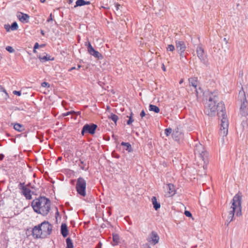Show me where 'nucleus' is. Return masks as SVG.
<instances>
[{"mask_svg":"<svg viewBox=\"0 0 248 248\" xmlns=\"http://www.w3.org/2000/svg\"><path fill=\"white\" fill-rule=\"evenodd\" d=\"M176 50L178 52L185 51L186 46L185 43L183 41L176 40L175 41Z\"/></svg>","mask_w":248,"mask_h":248,"instance_id":"obj_15","label":"nucleus"},{"mask_svg":"<svg viewBox=\"0 0 248 248\" xmlns=\"http://www.w3.org/2000/svg\"><path fill=\"white\" fill-rule=\"evenodd\" d=\"M0 92H4L6 94H7V93L6 92V91L5 90V89L3 87V86L1 85H0Z\"/></svg>","mask_w":248,"mask_h":248,"instance_id":"obj_41","label":"nucleus"},{"mask_svg":"<svg viewBox=\"0 0 248 248\" xmlns=\"http://www.w3.org/2000/svg\"><path fill=\"white\" fill-rule=\"evenodd\" d=\"M119 236L117 233H113L112 234V242H111V244L113 246L117 245L119 243Z\"/></svg>","mask_w":248,"mask_h":248,"instance_id":"obj_21","label":"nucleus"},{"mask_svg":"<svg viewBox=\"0 0 248 248\" xmlns=\"http://www.w3.org/2000/svg\"><path fill=\"white\" fill-rule=\"evenodd\" d=\"M162 69H163V70L164 71L166 70V69H165V67L164 65H163Z\"/></svg>","mask_w":248,"mask_h":248,"instance_id":"obj_59","label":"nucleus"},{"mask_svg":"<svg viewBox=\"0 0 248 248\" xmlns=\"http://www.w3.org/2000/svg\"><path fill=\"white\" fill-rule=\"evenodd\" d=\"M121 145L122 146H125V150L128 152H133V150L132 149V147L131 146V145L129 142H122L121 143Z\"/></svg>","mask_w":248,"mask_h":248,"instance_id":"obj_23","label":"nucleus"},{"mask_svg":"<svg viewBox=\"0 0 248 248\" xmlns=\"http://www.w3.org/2000/svg\"><path fill=\"white\" fill-rule=\"evenodd\" d=\"M85 45L86 46L88 52L90 55L98 60H101L103 58V55L94 49L90 42H86Z\"/></svg>","mask_w":248,"mask_h":248,"instance_id":"obj_8","label":"nucleus"},{"mask_svg":"<svg viewBox=\"0 0 248 248\" xmlns=\"http://www.w3.org/2000/svg\"><path fill=\"white\" fill-rule=\"evenodd\" d=\"M217 111H218V117L221 119L219 134L222 137L226 136L228 134L229 122L225 105L222 101H219L217 93L214 92L209 94L204 113L212 117L215 116Z\"/></svg>","mask_w":248,"mask_h":248,"instance_id":"obj_1","label":"nucleus"},{"mask_svg":"<svg viewBox=\"0 0 248 248\" xmlns=\"http://www.w3.org/2000/svg\"><path fill=\"white\" fill-rule=\"evenodd\" d=\"M194 153L201 158L204 163L207 160L208 153L205 150L203 146L200 142L195 145Z\"/></svg>","mask_w":248,"mask_h":248,"instance_id":"obj_5","label":"nucleus"},{"mask_svg":"<svg viewBox=\"0 0 248 248\" xmlns=\"http://www.w3.org/2000/svg\"><path fill=\"white\" fill-rule=\"evenodd\" d=\"M172 138L176 141H179L182 137V133L178 127H176L172 133Z\"/></svg>","mask_w":248,"mask_h":248,"instance_id":"obj_14","label":"nucleus"},{"mask_svg":"<svg viewBox=\"0 0 248 248\" xmlns=\"http://www.w3.org/2000/svg\"><path fill=\"white\" fill-rule=\"evenodd\" d=\"M6 50L10 53H13L15 52L14 49L11 46H7L6 47Z\"/></svg>","mask_w":248,"mask_h":248,"instance_id":"obj_35","label":"nucleus"},{"mask_svg":"<svg viewBox=\"0 0 248 248\" xmlns=\"http://www.w3.org/2000/svg\"><path fill=\"white\" fill-rule=\"evenodd\" d=\"M4 157V155L2 154H0V160H2Z\"/></svg>","mask_w":248,"mask_h":248,"instance_id":"obj_51","label":"nucleus"},{"mask_svg":"<svg viewBox=\"0 0 248 248\" xmlns=\"http://www.w3.org/2000/svg\"><path fill=\"white\" fill-rule=\"evenodd\" d=\"M133 113L132 112L131 113L130 115L128 117L129 119L127 121V124L130 125L133 122L134 119L132 117Z\"/></svg>","mask_w":248,"mask_h":248,"instance_id":"obj_30","label":"nucleus"},{"mask_svg":"<svg viewBox=\"0 0 248 248\" xmlns=\"http://www.w3.org/2000/svg\"><path fill=\"white\" fill-rule=\"evenodd\" d=\"M97 128V125L96 124L93 123L86 124L83 126L81 134L82 136H84L86 133L93 135Z\"/></svg>","mask_w":248,"mask_h":248,"instance_id":"obj_7","label":"nucleus"},{"mask_svg":"<svg viewBox=\"0 0 248 248\" xmlns=\"http://www.w3.org/2000/svg\"><path fill=\"white\" fill-rule=\"evenodd\" d=\"M38 58L40 59V61L44 62L48 61H53L54 60V58H51L50 56H48L46 55L43 57L41 56L40 55L38 57Z\"/></svg>","mask_w":248,"mask_h":248,"instance_id":"obj_24","label":"nucleus"},{"mask_svg":"<svg viewBox=\"0 0 248 248\" xmlns=\"http://www.w3.org/2000/svg\"><path fill=\"white\" fill-rule=\"evenodd\" d=\"M190 85L192 86L195 88V91L196 92L197 95H198L199 93V92L198 91V89L197 88V78L194 77V78H190L188 79Z\"/></svg>","mask_w":248,"mask_h":248,"instance_id":"obj_17","label":"nucleus"},{"mask_svg":"<svg viewBox=\"0 0 248 248\" xmlns=\"http://www.w3.org/2000/svg\"><path fill=\"white\" fill-rule=\"evenodd\" d=\"M79 166L82 170H85V168H84V166H80V165H79Z\"/></svg>","mask_w":248,"mask_h":248,"instance_id":"obj_55","label":"nucleus"},{"mask_svg":"<svg viewBox=\"0 0 248 248\" xmlns=\"http://www.w3.org/2000/svg\"><path fill=\"white\" fill-rule=\"evenodd\" d=\"M146 114L145 113L144 110H142L140 113V116L141 117V119H143V118L146 116Z\"/></svg>","mask_w":248,"mask_h":248,"instance_id":"obj_39","label":"nucleus"},{"mask_svg":"<svg viewBox=\"0 0 248 248\" xmlns=\"http://www.w3.org/2000/svg\"><path fill=\"white\" fill-rule=\"evenodd\" d=\"M26 186H27V187H31V188H33V186H31V184L30 183H28Z\"/></svg>","mask_w":248,"mask_h":248,"instance_id":"obj_52","label":"nucleus"},{"mask_svg":"<svg viewBox=\"0 0 248 248\" xmlns=\"http://www.w3.org/2000/svg\"><path fill=\"white\" fill-rule=\"evenodd\" d=\"M196 53L198 57L201 62L204 64L207 65V61L204 54L203 48L201 46H198L196 48Z\"/></svg>","mask_w":248,"mask_h":248,"instance_id":"obj_12","label":"nucleus"},{"mask_svg":"<svg viewBox=\"0 0 248 248\" xmlns=\"http://www.w3.org/2000/svg\"><path fill=\"white\" fill-rule=\"evenodd\" d=\"M180 55V59H183V58L186 59V55L185 53V51H181L180 52H178Z\"/></svg>","mask_w":248,"mask_h":248,"instance_id":"obj_34","label":"nucleus"},{"mask_svg":"<svg viewBox=\"0 0 248 248\" xmlns=\"http://www.w3.org/2000/svg\"><path fill=\"white\" fill-rule=\"evenodd\" d=\"M174 46L172 45H169L167 47V50L168 51H173V50H174Z\"/></svg>","mask_w":248,"mask_h":248,"instance_id":"obj_33","label":"nucleus"},{"mask_svg":"<svg viewBox=\"0 0 248 248\" xmlns=\"http://www.w3.org/2000/svg\"><path fill=\"white\" fill-rule=\"evenodd\" d=\"M149 110L151 111H154L156 113H158L160 111V109L157 106L152 104L149 105Z\"/></svg>","mask_w":248,"mask_h":248,"instance_id":"obj_26","label":"nucleus"},{"mask_svg":"<svg viewBox=\"0 0 248 248\" xmlns=\"http://www.w3.org/2000/svg\"><path fill=\"white\" fill-rule=\"evenodd\" d=\"M10 26L9 24L4 25V28L7 31H10L11 29Z\"/></svg>","mask_w":248,"mask_h":248,"instance_id":"obj_40","label":"nucleus"},{"mask_svg":"<svg viewBox=\"0 0 248 248\" xmlns=\"http://www.w3.org/2000/svg\"><path fill=\"white\" fill-rule=\"evenodd\" d=\"M17 16L19 20L23 23H27L29 22L30 16L26 14H24L20 12V14Z\"/></svg>","mask_w":248,"mask_h":248,"instance_id":"obj_16","label":"nucleus"},{"mask_svg":"<svg viewBox=\"0 0 248 248\" xmlns=\"http://www.w3.org/2000/svg\"><path fill=\"white\" fill-rule=\"evenodd\" d=\"M56 214H55V216H56V217L57 218L58 216H59L60 215V213L58 211V209L57 207H56Z\"/></svg>","mask_w":248,"mask_h":248,"instance_id":"obj_49","label":"nucleus"},{"mask_svg":"<svg viewBox=\"0 0 248 248\" xmlns=\"http://www.w3.org/2000/svg\"><path fill=\"white\" fill-rule=\"evenodd\" d=\"M41 33L42 35H43V36L45 35V32L43 30H41Z\"/></svg>","mask_w":248,"mask_h":248,"instance_id":"obj_54","label":"nucleus"},{"mask_svg":"<svg viewBox=\"0 0 248 248\" xmlns=\"http://www.w3.org/2000/svg\"><path fill=\"white\" fill-rule=\"evenodd\" d=\"M151 117V116L149 114H146V116H145L144 118L148 120V119H150Z\"/></svg>","mask_w":248,"mask_h":248,"instance_id":"obj_50","label":"nucleus"},{"mask_svg":"<svg viewBox=\"0 0 248 248\" xmlns=\"http://www.w3.org/2000/svg\"><path fill=\"white\" fill-rule=\"evenodd\" d=\"M14 128L18 132H22L25 130L24 126L18 123L14 124Z\"/></svg>","mask_w":248,"mask_h":248,"instance_id":"obj_25","label":"nucleus"},{"mask_svg":"<svg viewBox=\"0 0 248 248\" xmlns=\"http://www.w3.org/2000/svg\"><path fill=\"white\" fill-rule=\"evenodd\" d=\"M53 20L52 18V14L51 13L50 14L49 17L48 18V19L46 20L47 22H49L50 21H52Z\"/></svg>","mask_w":248,"mask_h":248,"instance_id":"obj_43","label":"nucleus"},{"mask_svg":"<svg viewBox=\"0 0 248 248\" xmlns=\"http://www.w3.org/2000/svg\"><path fill=\"white\" fill-rule=\"evenodd\" d=\"M238 97V99L241 102L240 113L242 116L246 117L248 115V102L243 88H242V90L239 91Z\"/></svg>","mask_w":248,"mask_h":248,"instance_id":"obj_4","label":"nucleus"},{"mask_svg":"<svg viewBox=\"0 0 248 248\" xmlns=\"http://www.w3.org/2000/svg\"><path fill=\"white\" fill-rule=\"evenodd\" d=\"M152 202L154 208L155 210H157L158 209L160 208V204L159 202H157L156 198L155 197L153 196L152 198Z\"/></svg>","mask_w":248,"mask_h":248,"instance_id":"obj_22","label":"nucleus"},{"mask_svg":"<svg viewBox=\"0 0 248 248\" xmlns=\"http://www.w3.org/2000/svg\"><path fill=\"white\" fill-rule=\"evenodd\" d=\"M74 114L75 115L77 116L78 115V114H79V112H76L75 111H68L66 113H63L62 115H63V116H68L69 114Z\"/></svg>","mask_w":248,"mask_h":248,"instance_id":"obj_31","label":"nucleus"},{"mask_svg":"<svg viewBox=\"0 0 248 248\" xmlns=\"http://www.w3.org/2000/svg\"><path fill=\"white\" fill-rule=\"evenodd\" d=\"M61 233L63 237H66L68 234L67 226L65 223H62L61 226Z\"/></svg>","mask_w":248,"mask_h":248,"instance_id":"obj_18","label":"nucleus"},{"mask_svg":"<svg viewBox=\"0 0 248 248\" xmlns=\"http://www.w3.org/2000/svg\"><path fill=\"white\" fill-rule=\"evenodd\" d=\"M10 27L12 31L16 30L18 29V24L16 22H14L13 23H12Z\"/></svg>","mask_w":248,"mask_h":248,"instance_id":"obj_29","label":"nucleus"},{"mask_svg":"<svg viewBox=\"0 0 248 248\" xmlns=\"http://www.w3.org/2000/svg\"><path fill=\"white\" fill-rule=\"evenodd\" d=\"M86 182L85 179L81 177L78 178L76 186L78 194L82 197H85L86 195Z\"/></svg>","mask_w":248,"mask_h":248,"instance_id":"obj_6","label":"nucleus"},{"mask_svg":"<svg viewBox=\"0 0 248 248\" xmlns=\"http://www.w3.org/2000/svg\"><path fill=\"white\" fill-rule=\"evenodd\" d=\"M183 82V79H181L180 81H179V83L181 84H182V83Z\"/></svg>","mask_w":248,"mask_h":248,"instance_id":"obj_57","label":"nucleus"},{"mask_svg":"<svg viewBox=\"0 0 248 248\" xmlns=\"http://www.w3.org/2000/svg\"><path fill=\"white\" fill-rule=\"evenodd\" d=\"M46 0H40V2L42 3H44Z\"/></svg>","mask_w":248,"mask_h":248,"instance_id":"obj_58","label":"nucleus"},{"mask_svg":"<svg viewBox=\"0 0 248 248\" xmlns=\"http://www.w3.org/2000/svg\"><path fill=\"white\" fill-rule=\"evenodd\" d=\"M159 236L157 233L153 231L147 238V241L152 245H155L158 243Z\"/></svg>","mask_w":248,"mask_h":248,"instance_id":"obj_11","label":"nucleus"},{"mask_svg":"<svg viewBox=\"0 0 248 248\" xmlns=\"http://www.w3.org/2000/svg\"><path fill=\"white\" fill-rule=\"evenodd\" d=\"M224 41H225L226 43L227 42V40H226V38H224Z\"/></svg>","mask_w":248,"mask_h":248,"instance_id":"obj_61","label":"nucleus"},{"mask_svg":"<svg viewBox=\"0 0 248 248\" xmlns=\"http://www.w3.org/2000/svg\"><path fill=\"white\" fill-rule=\"evenodd\" d=\"M112 155L113 157H115L116 158H119L120 157V156L119 155H118L115 153H113V152L112 153Z\"/></svg>","mask_w":248,"mask_h":248,"instance_id":"obj_44","label":"nucleus"},{"mask_svg":"<svg viewBox=\"0 0 248 248\" xmlns=\"http://www.w3.org/2000/svg\"><path fill=\"white\" fill-rule=\"evenodd\" d=\"M45 46V45H41L40 46V47H43Z\"/></svg>","mask_w":248,"mask_h":248,"instance_id":"obj_63","label":"nucleus"},{"mask_svg":"<svg viewBox=\"0 0 248 248\" xmlns=\"http://www.w3.org/2000/svg\"><path fill=\"white\" fill-rule=\"evenodd\" d=\"M41 231L44 234L46 235V237L49 235L52 232V225L48 221H44L38 225Z\"/></svg>","mask_w":248,"mask_h":248,"instance_id":"obj_10","label":"nucleus"},{"mask_svg":"<svg viewBox=\"0 0 248 248\" xmlns=\"http://www.w3.org/2000/svg\"><path fill=\"white\" fill-rule=\"evenodd\" d=\"M66 248H74L72 240L70 237H68L66 239Z\"/></svg>","mask_w":248,"mask_h":248,"instance_id":"obj_27","label":"nucleus"},{"mask_svg":"<svg viewBox=\"0 0 248 248\" xmlns=\"http://www.w3.org/2000/svg\"><path fill=\"white\" fill-rule=\"evenodd\" d=\"M199 90H200L201 92V93H202V89H201V87H199Z\"/></svg>","mask_w":248,"mask_h":248,"instance_id":"obj_62","label":"nucleus"},{"mask_svg":"<svg viewBox=\"0 0 248 248\" xmlns=\"http://www.w3.org/2000/svg\"><path fill=\"white\" fill-rule=\"evenodd\" d=\"M91 4L90 1H85L84 0H77L76 2V5L74 7L76 8L78 6H82L85 5H89Z\"/></svg>","mask_w":248,"mask_h":248,"instance_id":"obj_20","label":"nucleus"},{"mask_svg":"<svg viewBox=\"0 0 248 248\" xmlns=\"http://www.w3.org/2000/svg\"><path fill=\"white\" fill-rule=\"evenodd\" d=\"M81 67V65H78V67L77 68V69H79Z\"/></svg>","mask_w":248,"mask_h":248,"instance_id":"obj_56","label":"nucleus"},{"mask_svg":"<svg viewBox=\"0 0 248 248\" xmlns=\"http://www.w3.org/2000/svg\"><path fill=\"white\" fill-rule=\"evenodd\" d=\"M15 110H25V109L22 106L21 107H16V109Z\"/></svg>","mask_w":248,"mask_h":248,"instance_id":"obj_45","label":"nucleus"},{"mask_svg":"<svg viewBox=\"0 0 248 248\" xmlns=\"http://www.w3.org/2000/svg\"><path fill=\"white\" fill-rule=\"evenodd\" d=\"M172 133V129L168 128L165 129V134L167 136H169Z\"/></svg>","mask_w":248,"mask_h":248,"instance_id":"obj_32","label":"nucleus"},{"mask_svg":"<svg viewBox=\"0 0 248 248\" xmlns=\"http://www.w3.org/2000/svg\"><path fill=\"white\" fill-rule=\"evenodd\" d=\"M108 118L113 121L115 124H116L117 121L118 120V116L113 113H111L110 115L108 116Z\"/></svg>","mask_w":248,"mask_h":248,"instance_id":"obj_28","label":"nucleus"},{"mask_svg":"<svg viewBox=\"0 0 248 248\" xmlns=\"http://www.w3.org/2000/svg\"><path fill=\"white\" fill-rule=\"evenodd\" d=\"M75 69H77V68L76 67H72L68 70V71L70 72V71H72L73 70H75Z\"/></svg>","mask_w":248,"mask_h":248,"instance_id":"obj_53","label":"nucleus"},{"mask_svg":"<svg viewBox=\"0 0 248 248\" xmlns=\"http://www.w3.org/2000/svg\"><path fill=\"white\" fill-rule=\"evenodd\" d=\"M18 188L21 190V194L23 195L27 200H31L32 196L31 191L27 186H25V183H20L18 185Z\"/></svg>","mask_w":248,"mask_h":248,"instance_id":"obj_9","label":"nucleus"},{"mask_svg":"<svg viewBox=\"0 0 248 248\" xmlns=\"http://www.w3.org/2000/svg\"><path fill=\"white\" fill-rule=\"evenodd\" d=\"M229 221V220L228 221H227V220H226V222H225V224L227 225V223H228V221Z\"/></svg>","mask_w":248,"mask_h":248,"instance_id":"obj_60","label":"nucleus"},{"mask_svg":"<svg viewBox=\"0 0 248 248\" xmlns=\"http://www.w3.org/2000/svg\"><path fill=\"white\" fill-rule=\"evenodd\" d=\"M242 194L239 192L236 194L232 199V203L231 206L232 209L229 212L227 221L229 220L227 226L232 220L234 216V213L236 212V216L240 217L242 215Z\"/></svg>","mask_w":248,"mask_h":248,"instance_id":"obj_3","label":"nucleus"},{"mask_svg":"<svg viewBox=\"0 0 248 248\" xmlns=\"http://www.w3.org/2000/svg\"><path fill=\"white\" fill-rule=\"evenodd\" d=\"M13 93L15 94V95H16L17 96H20L21 94V93L20 91H14L13 92Z\"/></svg>","mask_w":248,"mask_h":248,"instance_id":"obj_42","label":"nucleus"},{"mask_svg":"<svg viewBox=\"0 0 248 248\" xmlns=\"http://www.w3.org/2000/svg\"><path fill=\"white\" fill-rule=\"evenodd\" d=\"M80 163L82 164H84V162L82 161H80Z\"/></svg>","mask_w":248,"mask_h":248,"instance_id":"obj_64","label":"nucleus"},{"mask_svg":"<svg viewBox=\"0 0 248 248\" xmlns=\"http://www.w3.org/2000/svg\"><path fill=\"white\" fill-rule=\"evenodd\" d=\"M241 124L243 125V127H244L245 125H247V122L246 121L243 120Z\"/></svg>","mask_w":248,"mask_h":248,"instance_id":"obj_48","label":"nucleus"},{"mask_svg":"<svg viewBox=\"0 0 248 248\" xmlns=\"http://www.w3.org/2000/svg\"><path fill=\"white\" fill-rule=\"evenodd\" d=\"M184 214L187 217H192V214L189 211L186 210Z\"/></svg>","mask_w":248,"mask_h":248,"instance_id":"obj_38","label":"nucleus"},{"mask_svg":"<svg viewBox=\"0 0 248 248\" xmlns=\"http://www.w3.org/2000/svg\"><path fill=\"white\" fill-rule=\"evenodd\" d=\"M121 5L118 4V3H116L115 5V9L116 10H118L119 9V8L120 7H121Z\"/></svg>","mask_w":248,"mask_h":248,"instance_id":"obj_46","label":"nucleus"},{"mask_svg":"<svg viewBox=\"0 0 248 248\" xmlns=\"http://www.w3.org/2000/svg\"><path fill=\"white\" fill-rule=\"evenodd\" d=\"M40 46V45H39V44L38 43H36L35 44H34V46H33V52L34 53H36V49L38 48Z\"/></svg>","mask_w":248,"mask_h":248,"instance_id":"obj_36","label":"nucleus"},{"mask_svg":"<svg viewBox=\"0 0 248 248\" xmlns=\"http://www.w3.org/2000/svg\"><path fill=\"white\" fill-rule=\"evenodd\" d=\"M41 85L43 87H47L49 88L50 87V84L46 82H43L42 83Z\"/></svg>","mask_w":248,"mask_h":248,"instance_id":"obj_37","label":"nucleus"},{"mask_svg":"<svg viewBox=\"0 0 248 248\" xmlns=\"http://www.w3.org/2000/svg\"><path fill=\"white\" fill-rule=\"evenodd\" d=\"M166 189L168 191V196H173L175 193L174 185L171 184H167Z\"/></svg>","mask_w":248,"mask_h":248,"instance_id":"obj_19","label":"nucleus"},{"mask_svg":"<svg viewBox=\"0 0 248 248\" xmlns=\"http://www.w3.org/2000/svg\"><path fill=\"white\" fill-rule=\"evenodd\" d=\"M40 228V226L38 225L34 226L32 230V235L35 239L44 238L46 237V235L44 234Z\"/></svg>","mask_w":248,"mask_h":248,"instance_id":"obj_13","label":"nucleus"},{"mask_svg":"<svg viewBox=\"0 0 248 248\" xmlns=\"http://www.w3.org/2000/svg\"><path fill=\"white\" fill-rule=\"evenodd\" d=\"M102 245L101 242H99L95 248H101Z\"/></svg>","mask_w":248,"mask_h":248,"instance_id":"obj_47","label":"nucleus"},{"mask_svg":"<svg viewBox=\"0 0 248 248\" xmlns=\"http://www.w3.org/2000/svg\"><path fill=\"white\" fill-rule=\"evenodd\" d=\"M31 205L35 213L46 216L50 210L51 201L45 196H40L33 200Z\"/></svg>","mask_w":248,"mask_h":248,"instance_id":"obj_2","label":"nucleus"}]
</instances>
